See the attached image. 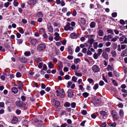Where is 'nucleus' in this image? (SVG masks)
I'll return each mask as SVG.
<instances>
[{
    "mask_svg": "<svg viewBox=\"0 0 127 127\" xmlns=\"http://www.w3.org/2000/svg\"><path fill=\"white\" fill-rule=\"evenodd\" d=\"M80 59L79 58H77L74 59V62L76 64L80 62Z\"/></svg>",
    "mask_w": 127,
    "mask_h": 127,
    "instance_id": "32",
    "label": "nucleus"
},
{
    "mask_svg": "<svg viewBox=\"0 0 127 127\" xmlns=\"http://www.w3.org/2000/svg\"><path fill=\"white\" fill-rule=\"evenodd\" d=\"M67 9L66 7H64L62 9V11L64 12H65L67 11Z\"/></svg>",
    "mask_w": 127,
    "mask_h": 127,
    "instance_id": "57",
    "label": "nucleus"
},
{
    "mask_svg": "<svg viewBox=\"0 0 127 127\" xmlns=\"http://www.w3.org/2000/svg\"><path fill=\"white\" fill-rule=\"evenodd\" d=\"M77 79V78L75 76H73L72 78V80L74 82H76Z\"/></svg>",
    "mask_w": 127,
    "mask_h": 127,
    "instance_id": "41",
    "label": "nucleus"
},
{
    "mask_svg": "<svg viewBox=\"0 0 127 127\" xmlns=\"http://www.w3.org/2000/svg\"><path fill=\"white\" fill-rule=\"evenodd\" d=\"M23 84L22 83H21V84H20L18 86V88L20 90H22V89H23L22 86H23Z\"/></svg>",
    "mask_w": 127,
    "mask_h": 127,
    "instance_id": "28",
    "label": "nucleus"
},
{
    "mask_svg": "<svg viewBox=\"0 0 127 127\" xmlns=\"http://www.w3.org/2000/svg\"><path fill=\"white\" fill-rule=\"evenodd\" d=\"M98 43L97 42H95L93 44V47L95 49H96L97 47Z\"/></svg>",
    "mask_w": 127,
    "mask_h": 127,
    "instance_id": "30",
    "label": "nucleus"
},
{
    "mask_svg": "<svg viewBox=\"0 0 127 127\" xmlns=\"http://www.w3.org/2000/svg\"><path fill=\"white\" fill-rule=\"evenodd\" d=\"M111 114L113 117L116 119H118V117L117 116V113L115 110H113L111 111Z\"/></svg>",
    "mask_w": 127,
    "mask_h": 127,
    "instance_id": "7",
    "label": "nucleus"
},
{
    "mask_svg": "<svg viewBox=\"0 0 127 127\" xmlns=\"http://www.w3.org/2000/svg\"><path fill=\"white\" fill-rule=\"evenodd\" d=\"M23 41L22 39H18L17 40V42L18 44H20L22 43Z\"/></svg>",
    "mask_w": 127,
    "mask_h": 127,
    "instance_id": "59",
    "label": "nucleus"
},
{
    "mask_svg": "<svg viewBox=\"0 0 127 127\" xmlns=\"http://www.w3.org/2000/svg\"><path fill=\"white\" fill-rule=\"evenodd\" d=\"M94 41V40L93 38L89 39L88 40V43H90L91 45H92Z\"/></svg>",
    "mask_w": 127,
    "mask_h": 127,
    "instance_id": "21",
    "label": "nucleus"
},
{
    "mask_svg": "<svg viewBox=\"0 0 127 127\" xmlns=\"http://www.w3.org/2000/svg\"><path fill=\"white\" fill-rule=\"evenodd\" d=\"M11 90L12 92L15 94L17 93L18 92V90L16 87H13L12 88Z\"/></svg>",
    "mask_w": 127,
    "mask_h": 127,
    "instance_id": "17",
    "label": "nucleus"
},
{
    "mask_svg": "<svg viewBox=\"0 0 127 127\" xmlns=\"http://www.w3.org/2000/svg\"><path fill=\"white\" fill-rule=\"evenodd\" d=\"M24 55L27 57L31 55L30 52V51H26L24 53Z\"/></svg>",
    "mask_w": 127,
    "mask_h": 127,
    "instance_id": "27",
    "label": "nucleus"
},
{
    "mask_svg": "<svg viewBox=\"0 0 127 127\" xmlns=\"http://www.w3.org/2000/svg\"><path fill=\"white\" fill-rule=\"evenodd\" d=\"M16 113L18 114H19L21 112V111L19 109H17L16 111Z\"/></svg>",
    "mask_w": 127,
    "mask_h": 127,
    "instance_id": "63",
    "label": "nucleus"
},
{
    "mask_svg": "<svg viewBox=\"0 0 127 127\" xmlns=\"http://www.w3.org/2000/svg\"><path fill=\"white\" fill-rule=\"evenodd\" d=\"M37 42V40L35 39H33L31 40V42L32 44L33 45H35Z\"/></svg>",
    "mask_w": 127,
    "mask_h": 127,
    "instance_id": "16",
    "label": "nucleus"
},
{
    "mask_svg": "<svg viewBox=\"0 0 127 127\" xmlns=\"http://www.w3.org/2000/svg\"><path fill=\"white\" fill-rule=\"evenodd\" d=\"M71 37L72 38H75L77 37V34L74 33H71L70 35Z\"/></svg>",
    "mask_w": 127,
    "mask_h": 127,
    "instance_id": "14",
    "label": "nucleus"
},
{
    "mask_svg": "<svg viewBox=\"0 0 127 127\" xmlns=\"http://www.w3.org/2000/svg\"><path fill=\"white\" fill-rule=\"evenodd\" d=\"M18 119L15 117H13L12 118V120L11 121V122L12 124H15L17 122Z\"/></svg>",
    "mask_w": 127,
    "mask_h": 127,
    "instance_id": "10",
    "label": "nucleus"
},
{
    "mask_svg": "<svg viewBox=\"0 0 127 127\" xmlns=\"http://www.w3.org/2000/svg\"><path fill=\"white\" fill-rule=\"evenodd\" d=\"M98 33L99 36H102L104 34V33L103 31L101 30H99L98 31Z\"/></svg>",
    "mask_w": 127,
    "mask_h": 127,
    "instance_id": "12",
    "label": "nucleus"
},
{
    "mask_svg": "<svg viewBox=\"0 0 127 127\" xmlns=\"http://www.w3.org/2000/svg\"><path fill=\"white\" fill-rule=\"evenodd\" d=\"M125 38V37L124 35H122L120 38V41H122Z\"/></svg>",
    "mask_w": 127,
    "mask_h": 127,
    "instance_id": "42",
    "label": "nucleus"
},
{
    "mask_svg": "<svg viewBox=\"0 0 127 127\" xmlns=\"http://www.w3.org/2000/svg\"><path fill=\"white\" fill-rule=\"evenodd\" d=\"M10 3L8 2H7L4 4V6L6 8L7 7Z\"/></svg>",
    "mask_w": 127,
    "mask_h": 127,
    "instance_id": "38",
    "label": "nucleus"
},
{
    "mask_svg": "<svg viewBox=\"0 0 127 127\" xmlns=\"http://www.w3.org/2000/svg\"><path fill=\"white\" fill-rule=\"evenodd\" d=\"M111 54L112 55L113 57H115L117 53L115 51H112L111 52Z\"/></svg>",
    "mask_w": 127,
    "mask_h": 127,
    "instance_id": "22",
    "label": "nucleus"
},
{
    "mask_svg": "<svg viewBox=\"0 0 127 127\" xmlns=\"http://www.w3.org/2000/svg\"><path fill=\"white\" fill-rule=\"evenodd\" d=\"M98 52L97 53V54L98 56H99L101 54L102 52V49H99L98 50Z\"/></svg>",
    "mask_w": 127,
    "mask_h": 127,
    "instance_id": "24",
    "label": "nucleus"
},
{
    "mask_svg": "<svg viewBox=\"0 0 127 127\" xmlns=\"http://www.w3.org/2000/svg\"><path fill=\"white\" fill-rule=\"evenodd\" d=\"M102 56L106 60H107L108 59V55L106 52H103L102 54Z\"/></svg>",
    "mask_w": 127,
    "mask_h": 127,
    "instance_id": "13",
    "label": "nucleus"
},
{
    "mask_svg": "<svg viewBox=\"0 0 127 127\" xmlns=\"http://www.w3.org/2000/svg\"><path fill=\"white\" fill-rule=\"evenodd\" d=\"M81 23L83 24H86V21L84 18H82L81 19Z\"/></svg>",
    "mask_w": 127,
    "mask_h": 127,
    "instance_id": "25",
    "label": "nucleus"
},
{
    "mask_svg": "<svg viewBox=\"0 0 127 127\" xmlns=\"http://www.w3.org/2000/svg\"><path fill=\"white\" fill-rule=\"evenodd\" d=\"M48 66L49 68H51L53 67L54 66L51 62H49L48 64Z\"/></svg>",
    "mask_w": 127,
    "mask_h": 127,
    "instance_id": "31",
    "label": "nucleus"
},
{
    "mask_svg": "<svg viewBox=\"0 0 127 127\" xmlns=\"http://www.w3.org/2000/svg\"><path fill=\"white\" fill-rule=\"evenodd\" d=\"M70 24L69 23H68L67 24L64 26V29L65 31H67L69 30L70 31H72L73 28V27L70 26Z\"/></svg>",
    "mask_w": 127,
    "mask_h": 127,
    "instance_id": "4",
    "label": "nucleus"
},
{
    "mask_svg": "<svg viewBox=\"0 0 127 127\" xmlns=\"http://www.w3.org/2000/svg\"><path fill=\"white\" fill-rule=\"evenodd\" d=\"M21 98L23 101H24L26 100V96L22 95L21 97Z\"/></svg>",
    "mask_w": 127,
    "mask_h": 127,
    "instance_id": "35",
    "label": "nucleus"
},
{
    "mask_svg": "<svg viewBox=\"0 0 127 127\" xmlns=\"http://www.w3.org/2000/svg\"><path fill=\"white\" fill-rule=\"evenodd\" d=\"M108 37L107 35H105L104 37L103 38V40L104 41H106V40L109 41V40L108 38Z\"/></svg>",
    "mask_w": 127,
    "mask_h": 127,
    "instance_id": "33",
    "label": "nucleus"
},
{
    "mask_svg": "<svg viewBox=\"0 0 127 127\" xmlns=\"http://www.w3.org/2000/svg\"><path fill=\"white\" fill-rule=\"evenodd\" d=\"M68 96L70 98H71L73 97L74 95L71 89H69L68 92Z\"/></svg>",
    "mask_w": 127,
    "mask_h": 127,
    "instance_id": "9",
    "label": "nucleus"
},
{
    "mask_svg": "<svg viewBox=\"0 0 127 127\" xmlns=\"http://www.w3.org/2000/svg\"><path fill=\"white\" fill-rule=\"evenodd\" d=\"M98 85L97 84H95L93 87V89L95 90H96L98 88Z\"/></svg>",
    "mask_w": 127,
    "mask_h": 127,
    "instance_id": "34",
    "label": "nucleus"
},
{
    "mask_svg": "<svg viewBox=\"0 0 127 127\" xmlns=\"http://www.w3.org/2000/svg\"><path fill=\"white\" fill-rule=\"evenodd\" d=\"M43 69L44 70H47V66L45 64H44L43 65Z\"/></svg>",
    "mask_w": 127,
    "mask_h": 127,
    "instance_id": "58",
    "label": "nucleus"
},
{
    "mask_svg": "<svg viewBox=\"0 0 127 127\" xmlns=\"http://www.w3.org/2000/svg\"><path fill=\"white\" fill-rule=\"evenodd\" d=\"M76 103L75 102H73L71 104V106L73 108H75L76 106Z\"/></svg>",
    "mask_w": 127,
    "mask_h": 127,
    "instance_id": "46",
    "label": "nucleus"
},
{
    "mask_svg": "<svg viewBox=\"0 0 127 127\" xmlns=\"http://www.w3.org/2000/svg\"><path fill=\"white\" fill-rule=\"evenodd\" d=\"M98 54L96 53H95L93 55V57L95 59H96L98 58Z\"/></svg>",
    "mask_w": 127,
    "mask_h": 127,
    "instance_id": "39",
    "label": "nucleus"
},
{
    "mask_svg": "<svg viewBox=\"0 0 127 127\" xmlns=\"http://www.w3.org/2000/svg\"><path fill=\"white\" fill-rule=\"evenodd\" d=\"M37 16L38 17H42L43 16V14L41 12H39L37 14Z\"/></svg>",
    "mask_w": 127,
    "mask_h": 127,
    "instance_id": "29",
    "label": "nucleus"
},
{
    "mask_svg": "<svg viewBox=\"0 0 127 127\" xmlns=\"http://www.w3.org/2000/svg\"><path fill=\"white\" fill-rule=\"evenodd\" d=\"M13 4L15 6L17 7L18 4V3L17 2L14 1L13 3Z\"/></svg>",
    "mask_w": 127,
    "mask_h": 127,
    "instance_id": "52",
    "label": "nucleus"
},
{
    "mask_svg": "<svg viewBox=\"0 0 127 127\" xmlns=\"http://www.w3.org/2000/svg\"><path fill=\"white\" fill-rule=\"evenodd\" d=\"M106 125V123L105 122H104L103 123H102L100 127H105Z\"/></svg>",
    "mask_w": 127,
    "mask_h": 127,
    "instance_id": "60",
    "label": "nucleus"
},
{
    "mask_svg": "<svg viewBox=\"0 0 127 127\" xmlns=\"http://www.w3.org/2000/svg\"><path fill=\"white\" fill-rule=\"evenodd\" d=\"M20 61L23 63H26L27 61V59L25 57H22L19 58Z\"/></svg>",
    "mask_w": 127,
    "mask_h": 127,
    "instance_id": "11",
    "label": "nucleus"
},
{
    "mask_svg": "<svg viewBox=\"0 0 127 127\" xmlns=\"http://www.w3.org/2000/svg\"><path fill=\"white\" fill-rule=\"evenodd\" d=\"M75 75L78 77H81L82 75L81 73L76 72L75 73Z\"/></svg>",
    "mask_w": 127,
    "mask_h": 127,
    "instance_id": "36",
    "label": "nucleus"
},
{
    "mask_svg": "<svg viewBox=\"0 0 127 127\" xmlns=\"http://www.w3.org/2000/svg\"><path fill=\"white\" fill-rule=\"evenodd\" d=\"M112 16L113 17H115L117 16V13L116 12H114L112 14Z\"/></svg>",
    "mask_w": 127,
    "mask_h": 127,
    "instance_id": "55",
    "label": "nucleus"
},
{
    "mask_svg": "<svg viewBox=\"0 0 127 127\" xmlns=\"http://www.w3.org/2000/svg\"><path fill=\"white\" fill-rule=\"evenodd\" d=\"M100 114L102 115L103 116H104L105 118L106 117V112L104 111H101L100 112Z\"/></svg>",
    "mask_w": 127,
    "mask_h": 127,
    "instance_id": "18",
    "label": "nucleus"
},
{
    "mask_svg": "<svg viewBox=\"0 0 127 127\" xmlns=\"http://www.w3.org/2000/svg\"><path fill=\"white\" fill-rule=\"evenodd\" d=\"M124 112L122 110H120V115L123 116V115Z\"/></svg>",
    "mask_w": 127,
    "mask_h": 127,
    "instance_id": "45",
    "label": "nucleus"
},
{
    "mask_svg": "<svg viewBox=\"0 0 127 127\" xmlns=\"http://www.w3.org/2000/svg\"><path fill=\"white\" fill-rule=\"evenodd\" d=\"M99 84L100 86H102L104 84V82L102 81H100L99 82Z\"/></svg>",
    "mask_w": 127,
    "mask_h": 127,
    "instance_id": "61",
    "label": "nucleus"
},
{
    "mask_svg": "<svg viewBox=\"0 0 127 127\" xmlns=\"http://www.w3.org/2000/svg\"><path fill=\"white\" fill-rule=\"evenodd\" d=\"M43 37L45 38H48V36L46 33L45 32L43 34Z\"/></svg>",
    "mask_w": 127,
    "mask_h": 127,
    "instance_id": "48",
    "label": "nucleus"
},
{
    "mask_svg": "<svg viewBox=\"0 0 127 127\" xmlns=\"http://www.w3.org/2000/svg\"><path fill=\"white\" fill-rule=\"evenodd\" d=\"M21 74L19 72H17L16 74V76L17 77H20L21 76Z\"/></svg>",
    "mask_w": 127,
    "mask_h": 127,
    "instance_id": "53",
    "label": "nucleus"
},
{
    "mask_svg": "<svg viewBox=\"0 0 127 127\" xmlns=\"http://www.w3.org/2000/svg\"><path fill=\"white\" fill-rule=\"evenodd\" d=\"M109 125L110 126L113 127H115L116 126V124L115 122L111 123Z\"/></svg>",
    "mask_w": 127,
    "mask_h": 127,
    "instance_id": "23",
    "label": "nucleus"
},
{
    "mask_svg": "<svg viewBox=\"0 0 127 127\" xmlns=\"http://www.w3.org/2000/svg\"><path fill=\"white\" fill-rule=\"evenodd\" d=\"M4 75H6V76H8L9 75L8 72L6 71L5 70H4V71L3 72Z\"/></svg>",
    "mask_w": 127,
    "mask_h": 127,
    "instance_id": "54",
    "label": "nucleus"
},
{
    "mask_svg": "<svg viewBox=\"0 0 127 127\" xmlns=\"http://www.w3.org/2000/svg\"><path fill=\"white\" fill-rule=\"evenodd\" d=\"M81 113L83 115H85L87 113L86 111L85 110H82L81 111Z\"/></svg>",
    "mask_w": 127,
    "mask_h": 127,
    "instance_id": "44",
    "label": "nucleus"
},
{
    "mask_svg": "<svg viewBox=\"0 0 127 127\" xmlns=\"http://www.w3.org/2000/svg\"><path fill=\"white\" fill-rule=\"evenodd\" d=\"M95 23L94 22H92L90 25V27L91 28H95Z\"/></svg>",
    "mask_w": 127,
    "mask_h": 127,
    "instance_id": "20",
    "label": "nucleus"
},
{
    "mask_svg": "<svg viewBox=\"0 0 127 127\" xmlns=\"http://www.w3.org/2000/svg\"><path fill=\"white\" fill-rule=\"evenodd\" d=\"M89 94L87 92H84L83 93L82 95L85 98L87 97L89 95Z\"/></svg>",
    "mask_w": 127,
    "mask_h": 127,
    "instance_id": "26",
    "label": "nucleus"
},
{
    "mask_svg": "<svg viewBox=\"0 0 127 127\" xmlns=\"http://www.w3.org/2000/svg\"><path fill=\"white\" fill-rule=\"evenodd\" d=\"M70 103L68 102H66L64 104V105L65 106L67 107H69L70 106Z\"/></svg>",
    "mask_w": 127,
    "mask_h": 127,
    "instance_id": "40",
    "label": "nucleus"
},
{
    "mask_svg": "<svg viewBox=\"0 0 127 127\" xmlns=\"http://www.w3.org/2000/svg\"><path fill=\"white\" fill-rule=\"evenodd\" d=\"M113 69V68L112 65H108L107 68V70L108 71H109L110 70H111Z\"/></svg>",
    "mask_w": 127,
    "mask_h": 127,
    "instance_id": "19",
    "label": "nucleus"
},
{
    "mask_svg": "<svg viewBox=\"0 0 127 127\" xmlns=\"http://www.w3.org/2000/svg\"><path fill=\"white\" fill-rule=\"evenodd\" d=\"M40 32H42L43 33L45 32V30L43 28H40Z\"/></svg>",
    "mask_w": 127,
    "mask_h": 127,
    "instance_id": "62",
    "label": "nucleus"
},
{
    "mask_svg": "<svg viewBox=\"0 0 127 127\" xmlns=\"http://www.w3.org/2000/svg\"><path fill=\"white\" fill-rule=\"evenodd\" d=\"M38 0H30L28 2V3L30 5L34 6L37 2Z\"/></svg>",
    "mask_w": 127,
    "mask_h": 127,
    "instance_id": "6",
    "label": "nucleus"
},
{
    "mask_svg": "<svg viewBox=\"0 0 127 127\" xmlns=\"http://www.w3.org/2000/svg\"><path fill=\"white\" fill-rule=\"evenodd\" d=\"M68 52L70 54L72 55L73 54V50L71 47L70 46L68 47Z\"/></svg>",
    "mask_w": 127,
    "mask_h": 127,
    "instance_id": "15",
    "label": "nucleus"
},
{
    "mask_svg": "<svg viewBox=\"0 0 127 127\" xmlns=\"http://www.w3.org/2000/svg\"><path fill=\"white\" fill-rule=\"evenodd\" d=\"M80 48L78 46L75 49V52H78L80 51Z\"/></svg>",
    "mask_w": 127,
    "mask_h": 127,
    "instance_id": "50",
    "label": "nucleus"
},
{
    "mask_svg": "<svg viewBox=\"0 0 127 127\" xmlns=\"http://www.w3.org/2000/svg\"><path fill=\"white\" fill-rule=\"evenodd\" d=\"M47 28L49 30V31L50 32H53V30L52 27L51 25V24L49 23L47 24Z\"/></svg>",
    "mask_w": 127,
    "mask_h": 127,
    "instance_id": "8",
    "label": "nucleus"
},
{
    "mask_svg": "<svg viewBox=\"0 0 127 127\" xmlns=\"http://www.w3.org/2000/svg\"><path fill=\"white\" fill-rule=\"evenodd\" d=\"M45 45L44 44H41L38 45L37 47V50L39 51L44 50L45 48Z\"/></svg>",
    "mask_w": 127,
    "mask_h": 127,
    "instance_id": "3",
    "label": "nucleus"
},
{
    "mask_svg": "<svg viewBox=\"0 0 127 127\" xmlns=\"http://www.w3.org/2000/svg\"><path fill=\"white\" fill-rule=\"evenodd\" d=\"M43 63H39L38 65V67L39 68H41L42 66Z\"/></svg>",
    "mask_w": 127,
    "mask_h": 127,
    "instance_id": "47",
    "label": "nucleus"
},
{
    "mask_svg": "<svg viewBox=\"0 0 127 127\" xmlns=\"http://www.w3.org/2000/svg\"><path fill=\"white\" fill-rule=\"evenodd\" d=\"M60 105L59 102L58 101H56L55 102V106L56 107H58Z\"/></svg>",
    "mask_w": 127,
    "mask_h": 127,
    "instance_id": "37",
    "label": "nucleus"
},
{
    "mask_svg": "<svg viewBox=\"0 0 127 127\" xmlns=\"http://www.w3.org/2000/svg\"><path fill=\"white\" fill-rule=\"evenodd\" d=\"M107 32L108 33H110L112 34H114L113 31L109 29L107 30Z\"/></svg>",
    "mask_w": 127,
    "mask_h": 127,
    "instance_id": "43",
    "label": "nucleus"
},
{
    "mask_svg": "<svg viewBox=\"0 0 127 127\" xmlns=\"http://www.w3.org/2000/svg\"><path fill=\"white\" fill-rule=\"evenodd\" d=\"M92 70L95 73H96L99 71L100 69L98 66L96 65H95L93 66Z\"/></svg>",
    "mask_w": 127,
    "mask_h": 127,
    "instance_id": "5",
    "label": "nucleus"
},
{
    "mask_svg": "<svg viewBox=\"0 0 127 127\" xmlns=\"http://www.w3.org/2000/svg\"><path fill=\"white\" fill-rule=\"evenodd\" d=\"M120 23L123 25H124L125 24V22L123 20H120Z\"/></svg>",
    "mask_w": 127,
    "mask_h": 127,
    "instance_id": "56",
    "label": "nucleus"
},
{
    "mask_svg": "<svg viewBox=\"0 0 127 127\" xmlns=\"http://www.w3.org/2000/svg\"><path fill=\"white\" fill-rule=\"evenodd\" d=\"M88 81L89 82L90 84H91L92 83L93 81V80L90 78H88Z\"/></svg>",
    "mask_w": 127,
    "mask_h": 127,
    "instance_id": "49",
    "label": "nucleus"
},
{
    "mask_svg": "<svg viewBox=\"0 0 127 127\" xmlns=\"http://www.w3.org/2000/svg\"><path fill=\"white\" fill-rule=\"evenodd\" d=\"M67 126V124L66 123H65L62 124L61 125V127H66Z\"/></svg>",
    "mask_w": 127,
    "mask_h": 127,
    "instance_id": "64",
    "label": "nucleus"
},
{
    "mask_svg": "<svg viewBox=\"0 0 127 127\" xmlns=\"http://www.w3.org/2000/svg\"><path fill=\"white\" fill-rule=\"evenodd\" d=\"M72 83L71 81H69L68 83V85L67 86V87L68 88H69L71 85L72 84Z\"/></svg>",
    "mask_w": 127,
    "mask_h": 127,
    "instance_id": "51",
    "label": "nucleus"
},
{
    "mask_svg": "<svg viewBox=\"0 0 127 127\" xmlns=\"http://www.w3.org/2000/svg\"><path fill=\"white\" fill-rule=\"evenodd\" d=\"M15 104L17 106L23 108L25 107L26 106V104L25 103L20 101H16Z\"/></svg>",
    "mask_w": 127,
    "mask_h": 127,
    "instance_id": "2",
    "label": "nucleus"
},
{
    "mask_svg": "<svg viewBox=\"0 0 127 127\" xmlns=\"http://www.w3.org/2000/svg\"><path fill=\"white\" fill-rule=\"evenodd\" d=\"M56 95L57 96H59L63 98L64 96V93L63 89L60 90L59 91L57 90L56 91Z\"/></svg>",
    "mask_w": 127,
    "mask_h": 127,
    "instance_id": "1",
    "label": "nucleus"
}]
</instances>
